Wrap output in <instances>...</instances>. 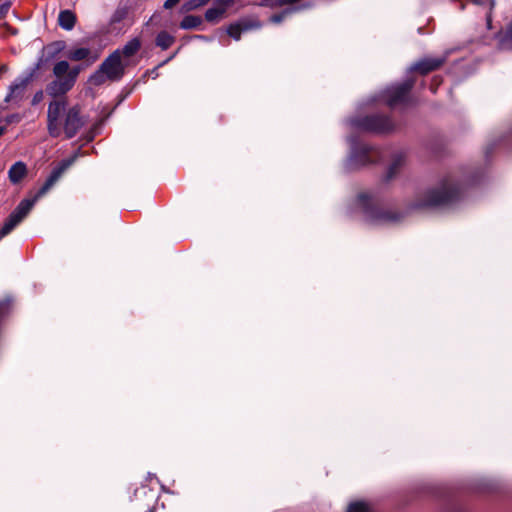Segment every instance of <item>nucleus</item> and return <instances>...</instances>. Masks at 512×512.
I'll use <instances>...</instances> for the list:
<instances>
[{"label": "nucleus", "mask_w": 512, "mask_h": 512, "mask_svg": "<svg viewBox=\"0 0 512 512\" xmlns=\"http://www.w3.org/2000/svg\"><path fill=\"white\" fill-rule=\"evenodd\" d=\"M348 124L355 130L386 133L394 129L392 120L384 115H370L365 117H353L347 120Z\"/></svg>", "instance_id": "nucleus-8"}, {"label": "nucleus", "mask_w": 512, "mask_h": 512, "mask_svg": "<svg viewBox=\"0 0 512 512\" xmlns=\"http://www.w3.org/2000/svg\"><path fill=\"white\" fill-rule=\"evenodd\" d=\"M355 204L363 213L365 220L370 224L382 225L396 223L403 217L401 213L379 209L377 206L378 199L367 193L359 194Z\"/></svg>", "instance_id": "nucleus-4"}, {"label": "nucleus", "mask_w": 512, "mask_h": 512, "mask_svg": "<svg viewBox=\"0 0 512 512\" xmlns=\"http://www.w3.org/2000/svg\"><path fill=\"white\" fill-rule=\"evenodd\" d=\"M35 76L34 71L31 69L26 71L15 78V80L9 85L8 92L5 96L4 101L6 103H13L17 107L24 99L25 91L29 83Z\"/></svg>", "instance_id": "nucleus-9"}, {"label": "nucleus", "mask_w": 512, "mask_h": 512, "mask_svg": "<svg viewBox=\"0 0 512 512\" xmlns=\"http://www.w3.org/2000/svg\"><path fill=\"white\" fill-rule=\"evenodd\" d=\"M125 72V66L121 60L120 49L112 52L99 66V68L91 74L89 82L95 86L102 85L106 80L119 81Z\"/></svg>", "instance_id": "nucleus-6"}, {"label": "nucleus", "mask_w": 512, "mask_h": 512, "mask_svg": "<svg viewBox=\"0 0 512 512\" xmlns=\"http://www.w3.org/2000/svg\"><path fill=\"white\" fill-rule=\"evenodd\" d=\"M371 507L368 502L365 501H355L350 503L348 506L347 512H370Z\"/></svg>", "instance_id": "nucleus-25"}, {"label": "nucleus", "mask_w": 512, "mask_h": 512, "mask_svg": "<svg viewBox=\"0 0 512 512\" xmlns=\"http://www.w3.org/2000/svg\"><path fill=\"white\" fill-rule=\"evenodd\" d=\"M127 15V11L125 8H118L113 15L111 16L110 23H120Z\"/></svg>", "instance_id": "nucleus-27"}, {"label": "nucleus", "mask_w": 512, "mask_h": 512, "mask_svg": "<svg viewBox=\"0 0 512 512\" xmlns=\"http://www.w3.org/2000/svg\"><path fill=\"white\" fill-rule=\"evenodd\" d=\"M58 23L62 29L70 31L75 26L76 15L71 10H62L58 16Z\"/></svg>", "instance_id": "nucleus-18"}, {"label": "nucleus", "mask_w": 512, "mask_h": 512, "mask_svg": "<svg viewBox=\"0 0 512 512\" xmlns=\"http://www.w3.org/2000/svg\"><path fill=\"white\" fill-rule=\"evenodd\" d=\"M20 120H21V116L18 113L10 114L5 117V122L7 124L18 123V122H20Z\"/></svg>", "instance_id": "nucleus-29"}, {"label": "nucleus", "mask_w": 512, "mask_h": 512, "mask_svg": "<svg viewBox=\"0 0 512 512\" xmlns=\"http://www.w3.org/2000/svg\"><path fill=\"white\" fill-rule=\"evenodd\" d=\"M66 109L65 101L50 102L47 111L48 131L52 137H58L62 131V118Z\"/></svg>", "instance_id": "nucleus-10"}, {"label": "nucleus", "mask_w": 512, "mask_h": 512, "mask_svg": "<svg viewBox=\"0 0 512 512\" xmlns=\"http://www.w3.org/2000/svg\"><path fill=\"white\" fill-rule=\"evenodd\" d=\"M493 146H495V143H492L487 147L486 154L491 152Z\"/></svg>", "instance_id": "nucleus-37"}, {"label": "nucleus", "mask_w": 512, "mask_h": 512, "mask_svg": "<svg viewBox=\"0 0 512 512\" xmlns=\"http://www.w3.org/2000/svg\"><path fill=\"white\" fill-rule=\"evenodd\" d=\"M11 3L10 2H4L0 5V17H3L7 14Z\"/></svg>", "instance_id": "nucleus-33"}, {"label": "nucleus", "mask_w": 512, "mask_h": 512, "mask_svg": "<svg viewBox=\"0 0 512 512\" xmlns=\"http://www.w3.org/2000/svg\"><path fill=\"white\" fill-rule=\"evenodd\" d=\"M210 1L211 0H188L184 3L183 8L185 11H193L207 5Z\"/></svg>", "instance_id": "nucleus-26"}, {"label": "nucleus", "mask_w": 512, "mask_h": 512, "mask_svg": "<svg viewBox=\"0 0 512 512\" xmlns=\"http://www.w3.org/2000/svg\"><path fill=\"white\" fill-rule=\"evenodd\" d=\"M446 58L442 57H426L418 62L414 63L410 67V71H418L419 73L425 75L431 71L438 69L444 62Z\"/></svg>", "instance_id": "nucleus-14"}, {"label": "nucleus", "mask_w": 512, "mask_h": 512, "mask_svg": "<svg viewBox=\"0 0 512 512\" xmlns=\"http://www.w3.org/2000/svg\"><path fill=\"white\" fill-rule=\"evenodd\" d=\"M414 86V80L408 78L402 83L393 84L388 86L385 90L379 94L371 97L369 103H375L377 101H384L389 107H395L403 104L408 100L409 93Z\"/></svg>", "instance_id": "nucleus-7"}, {"label": "nucleus", "mask_w": 512, "mask_h": 512, "mask_svg": "<svg viewBox=\"0 0 512 512\" xmlns=\"http://www.w3.org/2000/svg\"><path fill=\"white\" fill-rule=\"evenodd\" d=\"M85 122L80 116V109L77 106L70 108L65 113L63 130L67 138L74 137L78 131L84 126Z\"/></svg>", "instance_id": "nucleus-12"}, {"label": "nucleus", "mask_w": 512, "mask_h": 512, "mask_svg": "<svg viewBox=\"0 0 512 512\" xmlns=\"http://www.w3.org/2000/svg\"><path fill=\"white\" fill-rule=\"evenodd\" d=\"M225 13L217 8L215 5L210 7L205 12V20L209 23H217L222 17H224Z\"/></svg>", "instance_id": "nucleus-24"}, {"label": "nucleus", "mask_w": 512, "mask_h": 512, "mask_svg": "<svg viewBox=\"0 0 512 512\" xmlns=\"http://www.w3.org/2000/svg\"><path fill=\"white\" fill-rule=\"evenodd\" d=\"M261 6L274 8V7H280L282 5H281V0H263V2L261 3Z\"/></svg>", "instance_id": "nucleus-30"}, {"label": "nucleus", "mask_w": 512, "mask_h": 512, "mask_svg": "<svg viewBox=\"0 0 512 512\" xmlns=\"http://www.w3.org/2000/svg\"><path fill=\"white\" fill-rule=\"evenodd\" d=\"M202 24V18L195 15H186L180 22V28L190 30L199 27Z\"/></svg>", "instance_id": "nucleus-21"}, {"label": "nucleus", "mask_w": 512, "mask_h": 512, "mask_svg": "<svg viewBox=\"0 0 512 512\" xmlns=\"http://www.w3.org/2000/svg\"><path fill=\"white\" fill-rule=\"evenodd\" d=\"M347 142L350 145V154L344 163V169L348 172L384 158L385 151L360 143L356 136L348 137Z\"/></svg>", "instance_id": "nucleus-3"}, {"label": "nucleus", "mask_w": 512, "mask_h": 512, "mask_svg": "<svg viewBox=\"0 0 512 512\" xmlns=\"http://www.w3.org/2000/svg\"><path fill=\"white\" fill-rule=\"evenodd\" d=\"M471 2L476 4V5H485L486 3H489L490 10L495 5V0H471Z\"/></svg>", "instance_id": "nucleus-32"}, {"label": "nucleus", "mask_w": 512, "mask_h": 512, "mask_svg": "<svg viewBox=\"0 0 512 512\" xmlns=\"http://www.w3.org/2000/svg\"><path fill=\"white\" fill-rule=\"evenodd\" d=\"M145 512H155L154 508H148Z\"/></svg>", "instance_id": "nucleus-39"}, {"label": "nucleus", "mask_w": 512, "mask_h": 512, "mask_svg": "<svg viewBox=\"0 0 512 512\" xmlns=\"http://www.w3.org/2000/svg\"><path fill=\"white\" fill-rule=\"evenodd\" d=\"M27 174V166L23 161L15 162L8 171V178L13 184L19 183Z\"/></svg>", "instance_id": "nucleus-17"}, {"label": "nucleus", "mask_w": 512, "mask_h": 512, "mask_svg": "<svg viewBox=\"0 0 512 512\" xmlns=\"http://www.w3.org/2000/svg\"><path fill=\"white\" fill-rule=\"evenodd\" d=\"M235 3V0H215L213 5H215L217 8H219L221 11H223L225 14L227 10L233 6Z\"/></svg>", "instance_id": "nucleus-28"}, {"label": "nucleus", "mask_w": 512, "mask_h": 512, "mask_svg": "<svg viewBox=\"0 0 512 512\" xmlns=\"http://www.w3.org/2000/svg\"><path fill=\"white\" fill-rule=\"evenodd\" d=\"M499 48L501 50L512 49V22L508 25L506 31L500 36Z\"/></svg>", "instance_id": "nucleus-23"}, {"label": "nucleus", "mask_w": 512, "mask_h": 512, "mask_svg": "<svg viewBox=\"0 0 512 512\" xmlns=\"http://www.w3.org/2000/svg\"><path fill=\"white\" fill-rule=\"evenodd\" d=\"M405 163V154L403 152H396L392 157V162L389 165L385 175L383 176L382 181L384 183H389L392 179L396 177L399 173L401 167Z\"/></svg>", "instance_id": "nucleus-15"}, {"label": "nucleus", "mask_w": 512, "mask_h": 512, "mask_svg": "<svg viewBox=\"0 0 512 512\" xmlns=\"http://www.w3.org/2000/svg\"><path fill=\"white\" fill-rule=\"evenodd\" d=\"M75 159L76 155L63 159L57 166L52 169L44 184L40 187L33 198H25L20 201V203L0 226V241L2 238L10 234L13 229L23 221L37 200L45 195L53 187V185L60 179L62 174L74 163Z\"/></svg>", "instance_id": "nucleus-1"}, {"label": "nucleus", "mask_w": 512, "mask_h": 512, "mask_svg": "<svg viewBox=\"0 0 512 512\" xmlns=\"http://www.w3.org/2000/svg\"><path fill=\"white\" fill-rule=\"evenodd\" d=\"M5 130V127H0V136H2L5 133Z\"/></svg>", "instance_id": "nucleus-38"}, {"label": "nucleus", "mask_w": 512, "mask_h": 512, "mask_svg": "<svg viewBox=\"0 0 512 512\" xmlns=\"http://www.w3.org/2000/svg\"><path fill=\"white\" fill-rule=\"evenodd\" d=\"M64 48V41H55L44 46L40 52V55L38 56L37 62L35 63L34 67L31 68V70L36 74L39 69L53 61L60 54V52L64 50Z\"/></svg>", "instance_id": "nucleus-11"}, {"label": "nucleus", "mask_w": 512, "mask_h": 512, "mask_svg": "<svg viewBox=\"0 0 512 512\" xmlns=\"http://www.w3.org/2000/svg\"><path fill=\"white\" fill-rule=\"evenodd\" d=\"M175 56V54H173L172 56H170L168 59L164 60L163 62H161L157 67H155L153 70H152V74L155 75V77L158 76L157 74V69L163 65H165L166 63H168L173 57Z\"/></svg>", "instance_id": "nucleus-35"}, {"label": "nucleus", "mask_w": 512, "mask_h": 512, "mask_svg": "<svg viewBox=\"0 0 512 512\" xmlns=\"http://www.w3.org/2000/svg\"><path fill=\"white\" fill-rule=\"evenodd\" d=\"M148 476H149V478L155 477V475L151 474V473H149Z\"/></svg>", "instance_id": "nucleus-40"}, {"label": "nucleus", "mask_w": 512, "mask_h": 512, "mask_svg": "<svg viewBox=\"0 0 512 512\" xmlns=\"http://www.w3.org/2000/svg\"><path fill=\"white\" fill-rule=\"evenodd\" d=\"M463 182L450 176L443 178L437 187L427 190L424 199L417 207H441L454 204L461 199Z\"/></svg>", "instance_id": "nucleus-2"}, {"label": "nucleus", "mask_w": 512, "mask_h": 512, "mask_svg": "<svg viewBox=\"0 0 512 512\" xmlns=\"http://www.w3.org/2000/svg\"><path fill=\"white\" fill-rule=\"evenodd\" d=\"M81 69V65L70 69L69 63L65 60L57 62L53 67L55 79L47 85V94L52 97L66 94L73 88Z\"/></svg>", "instance_id": "nucleus-5"}, {"label": "nucleus", "mask_w": 512, "mask_h": 512, "mask_svg": "<svg viewBox=\"0 0 512 512\" xmlns=\"http://www.w3.org/2000/svg\"><path fill=\"white\" fill-rule=\"evenodd\" d=\"M175 42V37L166 31H161L157 34L155 43L162 50L168 49Z\"/></svg>", "instance_id": "nucleus-20"}, {"label": "nucleus", "mask_w": 512, "mask_h": 512, "mask_svg": "<svg viewBox=\"0 0 512 512\" xmlns=\"http://www.w3.org/2000/svg\"><path fill=\"white\" fill-rule=\"evenodd\" d=\"M141 47V42L139 38L134 37L130 39L123 47L120 49L121 56H125L127 58L135 55Z\"/></svg>", "instance_id": "nucleus-19"}, {"label": "nucleus", "mask_w": 512, "mask_h": 512, "mask_svg": "<svg viewBox=\"0 0 512 512\" xmlns=\"http://www.w3.org/2000/svg\"><path fill=\"white\" fill-rule=\"evenodd\" d=\"M261 23L256 19L241 18L236 22L228 25L226 32L234 40L238 41L243 32L261 28Z\"/></svg>", "instance_id": "nucleus-13"}, {"label": "nucleus", "mask_w": 512, "mask_h": 512, "mask_svg": "<svg viewBox=\"0 0 512 512\" xmlns=\"http://www.w3.org/2000/svg\"><path fill=\"white\" fill-rule=\"evenodd\" d=\"M67 56L72 61L88 59L90 63H94L98 59V54L92 53L91 50L87 47H80L71 50Z\"/></svg>", "instance_id": "nucleus-16"}, {"label": "nucleus", "mask_w": 512, "mask_h": 512, "mask_svg": "<svg viewBox=\"0 0 512 512\" xmlns=\"http://www.w3.org/2000/svg\"><path fill=\"white\" fill-rule=\"evenodd\" d=\"M147 492L151 493L152 497L154 499H156V500L158 499V496L154 493V491L152 489H148L146 486H142L140 489H138L136 491V495L139 494V493H142V494L146 495Z\"/></svg>", "instance_id": "nucleus-31"}, {"label": "nucleus", "mask_w": 512, "mask_h": 512, "mask_svg": "<svg viewBox=\"0 0 512 512\" xmlns=\"http://www.w3.org/2000/svg\"><path fill=\"white\" fill-rule=\"evenodd\" d=\"M42 99H43V91L39 90L33 96L32 105L38 104Z\"/></svg>", "instance_id": "nucleus-34"}, {"label": "nucleus", "mask_w": 512, "mask_h": 512, "mask_svg": "<svg viewBox=\"0 0 512 512\" xmlns=\"http://www.w3.org/2000/svg\"><path fill=\"white\" fill-rule=\"evenodd\" d=\"M307 6L308 5H300V6H296V7H292V8H287L280 13L273 14L270 17V22L275 23V24L281 23L288 15H290L294 12H298Z\"/></svg>", "instance_id": "nucleus-22"}, {"label": "nucleus", "mask_w": 512, "mask_h": 512, "mask_svg": "<svg viewBox=\"0 0 512 512\" xmlns=\"http://www.w3.org/2000/svg\"><path fill=\"white\" fill-rule=\"evenodd\" d=\"M180 0H166L164 2V8L165 9H171L174 7Z\"/></svg>", "instance_id": "nucleus-36"}]
</instances>
